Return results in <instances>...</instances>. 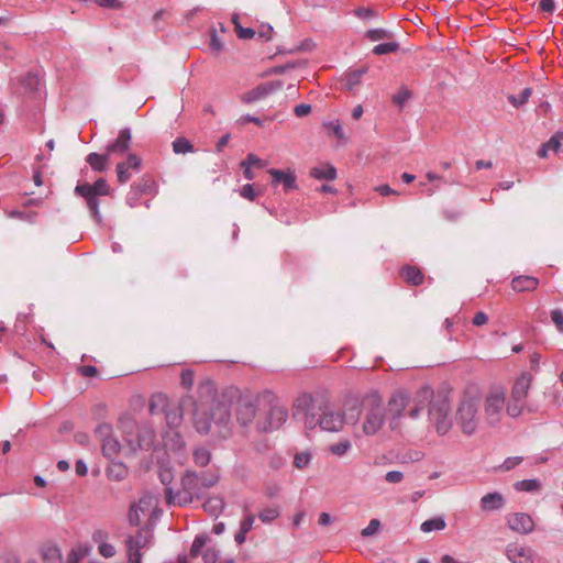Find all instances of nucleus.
<instances>
[{"mask_svg":"<svg viewBox=\"0 0 563 563\" xmlns=\"http://www.w3.org/2000/svg\"><path fill=\"white\" fill-rule=\"evenodd\" d=\"M201 554L205 563H216L219 556L214 548H208Z\"/></svg>","mask_w":563,"mask_h":563,"instance_id":"nucleus-55","label":"nucleus"},{"mask_svg":"<svg viewBox=\"0 0 563 563\" xmlns=\"http://www.w3.org/2000/svg\"><path fill=\"white\" fill-rule=\"evenodd\" d=\"M539 279L533 276L520 275L514 277L511 280V287L517 292L532 291L537 289Z\"/></svg>","mask_w":563,"mask_h":563,"instance_id":"nucleus-20","label":"nucleus"},{"mask_svg":"<svg viewBox=\"0 0 563 563\" xmlns=\"http://www.w3.org/2000/svg\"><path fill=\"white\" fill-rule=\"evenodd\" d=\"M274 35V27L269 23H258L255 26H249V40L257 38L262 42L272 41Z\"/></svg>","mask_w":563,"mask_h":563,"instance_id":"nucleus-22","label":"nucleus"},{"mask_svg":"<svg viewBox=\"0 0 563 563\" xmlns=\"http://www.w3.org/2000/svg\"><path fill=\"white\" fill-rule=\"evenodd\" d=\"M274 119H275L274 115L257 117V115L249 114V123H254L260 126H265V123H272L274 121Z\"/></svg>","mask_w":563,"mask_h":563,"instance_id":"nucleus-54","label":"nucleus"},{"mask_svg":"<svg viewBox=\"0 0 563 563\" xmlns=\"http://www.w3.org/2000/svg\"><path fill=\"white\" fill-rule=\"evenodd\" d=\"M402 478H404V474L400 471H389L385 475V479L388 483H393V484L401 482Z\"/></svg>","mask_w":563,"mask_h":563,"instance_id":"nucleus-62","label":"nucleus"},{"mask_svg":"<svg viewBox=\"0 0 563 563\" xmlns=\"http://www.w3.org/2000/svg\"><path fill=\"white\" fill-rule=\"evenodd\" d=\"M399 48H400L399 43L387 42V43H382V44L374 46L372 52L375 55H385V54H389V53H396L399 51Z\"/></svg>","mask_w":563,"mask_h":563,"instance_id":"nucleus-37","label":"nucleus"},{"mask_svg":"<svg viewBox=\"0 0 563 563\" xmlns=\"http://www.w3.org/2000/svg\"><path fill=\"white\" fill-rule=\"evenodd\" d=\"M506 501L504 496L498 493H488L484 495L481 499V507L484 511H494L501 509L505 506Z\"/></svg>","mask_w":563,"mask_h":563,"instance_id":"nucleus-21","label":"nucleus"},{"mask_svg":"<svg viewBox=\"0 0 563 563\" xmlns=\"http://www.w3.org/2000/svg\"><path fill=\"white\" fill-rule=\"evenodd\" d=\"M539 9L545 13H553L555 11L554 0H540Z\"/></svg>","mask_w":563,"mask_h":563,"instance_id":"nucleus-64","label":"nucleus"},{"mask_svg":"<svg viewBox=\"0 0 563 563\" xmlns=\"http://www.w3.org/2000/svg\"><path fill=\"white\" fill-rule=\"evenodd\" d=\"M352 448L351 441L344 439L338 443L330 445L329 450L332 454L336 456H343L347 453V451Z\"/></svg>","mask_w":563,"mask_h":563,"instance_id":"nucleus-41","label":"nucleus"},{"mask_svg":"<svg viewBox=\"0 0 563 563\" xmlns=\"http://www.w3.org/2000/svg\"><path fill=\"white\" fill-rule=\"evenodd\" d=\"M311 112V106L308 104V103H300V104H297L294 109V113L298 117V118H302L305 115H308L309 113Z\"/></svg>","mask_w":563,"mask_h":563,"instance_id":"nucleus-63","label":"nucleus"},{"mask_svg":"<svg viewBox=\"0 0 563 563\" xmlns=\"http://www.w3.org/2000/svg\"><path fill=\"white\" fill-rule=\"evenodd\" d=\"M96 435L101 442L112 437V426L109 423H101L96 428Z\"/></svg>","mask_w":563,"mask_h":563,"instance_id":"nucleus-49","label":"nucleus"},{"mask_svg":"<svg viewBox=\"0 0 563 563\" xmlns=\"http://www.w3.org/2000/svg\"><path fill=\"white\" fill-rule=\"evenodd\" d=\"M506 556L511 563H534L532 549L517 543H509L506 547Z\"/></svg>","mask_w":563,"mask_h":563,"instance_id":"nucleus-14","label":"nucleus"},{"mask_svg":"<svg viewBox=\"0 0 563 563\" xmlns=\"http://www.w3.org/2000/svg\"><path fill=\"white\" fill-rule=\"evenodd\" d=\"M282 88L283 81L280 80L263 82L258 85L256 88L249 90V103L263 99Z\"/></svg>","mask_w":563,"mask_h":563,"instance_id":"nucleus-16","label":"nucleus"},{"mask_svg":"<svg viewBox=\"0 0 563 563\" xmlns=\"http://www.w3.org/2000/svg\"><path fill=\"white\" fill-rule=\"evenodd\" d=\"M194 462L197 466L205 467L211 460V453L206 448H196L194 450Z\"/></svg>","mask_w":563,"mask_h":563,"instance_id":"nucleus-36","label":"nucleus"},{"mask_svg":"<svg viewBox=\"0 0 563 563\" xmlns=\"http://www.w3.org/2000/svg\"><path fill=\"white\" fill-rule=\"evenodd\" d=\"M98 551L103 558L107 559L114 556L117 552L115 548L107 542H101V544L98 547Z\"/></svg>","mask_w":563,"mask_h":563,"instance_id":"nucleus-53","label":"nucleus"},{"mask_svg":"<svg viewBox=\"0 0 563 563\" xmlns=\"http://www.w3.org/2000/svg\"><path fill=\"white\" fill-rule=\"evenodd\" d=\"M476 413H477V405L472 399H465L460 404V407L456 411V422L461 426L462 431L471 435L476 431Z\"/></svg>","mask_w":563,"mask_h":563,"instance_id":"nucleus-10","label":"nucleus"},{"mask_svg":"<svg viewBox=\"0 0 563 563\" xmlns=\"http://www.w3.org/2000/svg\"><path fill=\"white\" fill-rule=\"evenodd\" d=\"M310 461L311 454L309 452H299L294 456V465L299 470L307 467Z\"/></svg>","mask_w":563,"mask_h":563,"instance_id":"nucleus-45","label":"nucleus"},{"mask_svg":"<svg viewBox=\"0 0 563 563\" xmlns=\"http://www.w3.org/2000/svg\"><path fill=\"white\" fill-rule=\"evenodd\" d=\"M446 527V522L443 516L433 517L423 521L420 526V529L424 533H429L432 531H440Z\"/></svg>","mask_w":563,"mask_h":563,"instance_id":"nucleus-30","label":"nucleus"},{"mask_svg":"<svg viewBox=\"0 0 563 563\" xmlns=\"http://www.w3.org/2000/svg\"><path fill=\"white\" fill-rule=\"evenodd\" d=\"M164 412L170 429H176L181 424L185 412H191L196 431L203 435L210 432L209 415L207 411L197 408L192 396L183 397L177 405H168Z\"/></svg>","mask_w":563,"mask_h":563,"instance_id":"nucleus-5","label":"nucleus"},{"mask_svg":"<svg viewBox=\"0 0 563 563\" xmlns=\"http://www.w3.org/2000/svg\"><path fill=\"white\" fill-rule=\"evenodd\" d=\"M235 541L241 544L245 541L246 538V515L240 521V530L235 534Z\"/></svg>","mask_w":563,"mask_h":563,"instance_id":"nucleus-59","label":"nucleus"},{"mask_svg":"<svg viewBox=\"0 0 563 563\" xmlns=\"http://www.w3.org/2000/svg\"><path fill=\"white\" fill-rule=\"evenodd\" d=\"M505 405L503 393H495L487 397L485 402V411L488 416L498 415Z\"/></svg>","mask_w":563,"mask_h":563,"instance_id":"nucleus-24","label":"nucleus"},{"mask_svg":"<svg viewBox=\"0 0 563 563\" xmlns=\"http://www.w3.org/2000/svg\"><path fill=\"white\" fill-rule=\"evenodd\" d=\"M209 35H210L209 47H210L211 52L219 54L220 52H222L224 45H223L221 37L218 35L217 29L214 26H212L209 30Z\"/></svg>","mask_w":563,"mask_h":563,"instance_id":"nucleus-38","label":"nucleus"},{"mask_svg":"<svg viewBox=\"0 0 563 563\" xmlns=\"http://www.w3.org/2000/svg\"><path fill=\"white\" fill-rule=\"evenodd\" d=\"M405 280L411 286H419L423 283L424 275L421 269L413 265H405L400 272Z\"/></svg>","mask_w":563,"mask_h":563,"instance_id":"nucleus-23","label":"nucleus"},{"mask_svg":"<svg viewBox=\"0 0 563 563\" xmlns=\"http://www.w3.org/2000/svg\"><path fill=\"white\" fill-rule=\"evenodd\" d=\"M532 376L529 373H522L515 382L511 390V397L517 400H526Z\"/></svg>","mask_w":563,"mask_h":563,"instance_id":"nucleus-18","label":"nucleus"},{"mask_svg":"<svg viewBox=\"0 0 563 563\" xmlns=\"http://www.w3.org/2000/svg\"><path fill=\"white\" fill-rule=\"evenodd\" d=\"M550 150L555 154H559L563 143V130H558L552 136L545 142Z\"/></svg>","mask_w":563,"mask_h":563,"instance_id":"nucleus-40","label":"nucleus"},{"mask_svg":"<svg viewBox=\"0 0 563 563\" xmlns=\"http://www.w3.org/2000/svg\"><path fill=\"white\" fill-rule=\"evenodd\" d=\"M408 402L409 397L407 393L397 390L395 394H393L388 401V406L394 419H398L402 416Z\"/></svg>","mask_w":563,"mask_h":563,"instance_id":"nucleus-17","label":"nucleus"},{"mask_svg":"<svg viewBox=\"0 0 563 563\" xmlns=\"http://www.w3.org/2000/svg\"><path fill=\"white\" fill-rule=\"evenodd\" d=\"M75 192L85 198L91 218L98 224L101 223L102 218L99 211V196H107L110 194V187L106 179L99 178L92 185L88 183L79 184L76 186Z\"/></svg>","mask_w":563,"mask_h":563,"instance_id":"nucleus-7","label":"nucleus"},{"mask_svg":"<svg viewBox=\"0 0 563 563\" xmlns=\"http://www.w3.org/2000/svg\"><path fill=\"white\" fill-rule=\"evenodd\" d=\"M267 173L272 176V186L278 187L279 185L283 186L284 192L288 194L290 191H294L298 189L297 184V177L290 168L284 170V169H277V168H269L267 169Z\"/></svg>","mask_w":563,"mask_h":563,"instance_id":"nucleus-12","label":"nucleus"},{"mask_svg":"<svg viewBox=\"0 0 563 563\" xmlns=\"http://www.w3.org/2000/svg\"><path fill=\"white\" fill-rule=\"evenodd\" d=\"M141 158L136 154H129L125 162H120L117 165V177L120 184H125L130 180L132 174L130 169L140 170Z\"/></svg>","mask_w":563,"mask_h":563,"instance_id":"nucleus-15","label":"nucleus"},{"mask_svg":"<svg viewBox=\"0 0 563 563\" xmlns=\"http://www.w3.org/2000/svg\"><path fill=\"white\" fill-rule=\"evenodd\" d=\"M137 194H150L153 188V183L148 179H142L136 186Z\"/></svg>","mask_w":563,"mask_h":563,"instance_id":"nucleus-61","label":"nucleus"},{"mask_svg":"<svg viewBox=\"0 0 563 563\" xmlns=\"http://www.w3.org/2000/svg\"><path fill=\"white\" fill-rule=\"evenodd\" d=\"M218 481L219 474L216 471H187L181 478V490L174 493L172 488L166 487V501L168 505L179 506L190 504L194 498H202L203 490L213 487Z\"/></svg>","mask_w":563,"mask_h":563,"instance_id":"nucleus-3","label":"nucleus"},{"mask_svg":"<svg viewBox=\"0 0 563 563\" xmlns=\"http://www.w3.org/2000/svg\"><path fill=\"white\" fill-rule=\"evenodd\" d=\"M365 73L366 68L349 69L345 71L343 77L345 88L349 91L354 90L361 84V79Z\"/></svg>","mask_w":563,"mask_h":563,"instance_id":"nucleus-27","label":"nucleus"},{"mask_svg":"<svg viewBox=\"0 0 563 563\" xmlns=\"http://www.w3.org/2000/svg\"><path fill=\"white\" fill-rule=\"evenodd\" d=\"M391 36L393 33L386 29H369L365 34V37L372 42L390 38Z\"/></svg>","mask_w":563,"mask_h":563,"instance_id":"nucleus-39","label":"nucleus"},{"mask_svg":"<svg viewBox=\"0 0 563 563\" xmlns=\"http://www.w3.org/2000/svg\"><path fill=\"white\" fill-rule=\"evenodd\" d=\"M411 92L406 88L401 87L396 95L393 96V102L398 106L402 107L405 102L410 99Z\"/></svg>","mask_w":563,"mask_h":563,"instance_id":"nucleus-47","label":"nucleus"},{"mask_svg":"<svg viewBox=\"0 0 563 563\" xmlns=\"http://www.w3.org/2000/svg\"><path fill=\"white\" fill-rule=\"evenodd\" d=\"M44 563H63L60 550L55 545H46L42 549Z\"/></svg>","mask_w":563,"mask_h":563,"instance_id":"nucleus-31","label":"nucleus"},{"mask_svg":"<svg viewBox=\"0 0 563 563\" xmlns=\"http://www.w3.org/2000/svg\"><path fill=\"white\" fill-rule=\"evenodd\" d=\"M551 319L560 333H563V310L554 309L551 311Z\"/></svg>","mask_w":563,"mask_h":563,"instance_id":"nucleus-50","label":"nucleus"},{"mask_svg":"<svg viewBox=\"0 0 563 563\" xmlns=\"http://www.w3.org/2000/svg\"><path fill=\"white\" fill-rule=\"evenodd\" d=\"M232 23L234 24L236 34L240 38L246 40V27H244L240 22V15L238 13H233L231 18Z\"/></svg>","mask_w":563,"mask_h":563,"instance_id":"nucleus-52","label":"nucleus"},{"mask_svg":"<svg viewBox=\"0 0 563 563\" xmlns=\"http://www.w3.org/2000/svg\"><path fill=\"white\" fill-rule=\"evenodd\" d=\"M107 476L111 481H122L128 475L126 466L121 462H112L106 470Z\"/></svg>","mask_w":563,"mask_h":563,"instance_id":"nucleus-28","label":"nucleus"},{"mask_svg":"<svg viewBox=\"0 0 563 563\" xmlns=\"http://www.w3.org/2000/svg\"><path fill=\"white\" fill-rule=\"evenodd\" d=\"M514 487L517 492L533 493V492H537L540 489L541 484L536 478H528V479H522V481L516 482Z\"/></svg>","mask_w":563,"mask_h":563,"instance_id":"nucleus-33","label":"nucleus"},{"mask_svg":"<svg viewBox=\"0 0 563 563\" xmlns=\"http://www.w3.org/2000/svg\"><path fill=\"white\" fill-rule=\"evenodd\" d=\"M507 527L519 534H530L536 529L532 517L527 512H512L506 516Z\"/></svg>","mask_w":563,"mask_h":563,"instance_id":"nucleus-11","label":"nucleus"},{"mask_svg":"<svg viewBox=\"0 0 563 563\" xmlns=\"http://www.w3.org/2000/svg\"><path fill=\"white\" fill-rule=\"evenodd\" d=\"M522 461V457L521 456H511V457H507L503 465L500 466L504 471H510L512 468H515L518 464H520Z\"/></svg>","mask_w":563,"mask_h":563,"instance_id":"nucleus-57","label":"nucleus"},{"mask_svg":"<svg viewBox=\"0 0 563 563\" xmlns=\"http://www.w3.org/2000/svg\"><path fill=\"white\" fill-rule=\"evenodd\" d=\"M525 401L526 400H517L511 397L507 405V413L512 418L519 417L522 412Z\"/></svg>","mask_w":563,"mask_h":563,"instance_id":"nucleus-44","label":"nucleus"},{"mask_svg":"<svg viewBox=\"0 0 563 563\" xmlns=\"http://www.w3.org/2000/svg\"><path fill=\"white\" fill-rule=\"evenodd\" d=\"M354 14L360 19H368L374 18L376 15V12L372 8L360 7L354 10Z\"/></svg>","mask_w":563,"mask_h":563,"instance_id":"nucleus-58","label":"nucleus"},{"mask_svg":"<svg viewBox=\"0 0 563 563\" xmlns=\"http://www.w3.org/2000/svg\"><path fill=\"white\" fill-rule=\"evenodd\" d=\"M109 157L110 155L107 151L104 154L90 153L87 155L86 162L95 172L101 173L107 169Z\"/></svg>","mask_w":563,"mask_h":563,"instance_id":"nucleus-25","label":"nucleus"},{"mask_svg":"<svg viewBox=\"0 0 563 563\" xmlns=\"http://www.w3.org/2000/svg\"><path fill=\"white\" fill-rule=\"evenodd\" d=\"M131 140V130L129 128H124L119 131L117 139L107 145L106 151L110 156L124 155L130 150Z\"/></svg>","mask_w":563,"mask_h":563,"instance_id":"nucleus-13","label":"nucleus"},{"mask_svg":"<svg viewBox=\"0 0 563 563\" xmlns=\"http://www.w3.org/2000/svg\"><path fill=\"white\" fill-rule=\"evenodd\" d=\"M153 501H154V497L151 495H146V496H143L142 498H140L139 503L135 505L139 506L142 514H145V511H147L150 509V507H152Z\"/></svg>","mask_w":563,"mask_h":563,"instance_id":"nucleus-56","label":"nucleus"},{"mask_svg":"<svg viewBox=\"0 0 563 563\" xmlns=\"http://www.w3.org/2000/svg\"><path fill=\"white\" fill-rule=\"evenodd\" d=\"M313 398L309 394H303L294 402L295 415L302 412L306 417V427L314 428L317 424L324 431L339 432L344 426V413L341 410H332L329 405L319 407V412L311 411Z\"/></svg>","mask_w":563,"mask_h":563,"instance_id":"nucleus-4","label":"nucleus"},{"mask_svg":"<svg viewBox=\"0 0 563 563\" xmlns=\"http://www.w3.org/2000/svg\"><path fill=\"white\" fill-rule=\"evenodd\" d=\"M267 165V161L258 158L256 155L249 153V180L254 178L252 173V168L258 167L263 168Z\"/></svg>","mask_w":563,"mask_h":563,"instance_id":"nucleus-46","label":"nucleus"},{"mask_svg":"<svg viewBox=\"0 0 563 563\" xmlns=\"http://www.w3.org/2000/svg\"><path fill=\"white\" fill-rule=\"evenodd\" d=\"M238 397V390L233 387L228 388L218 397L217 388L213 382L205 380L198 386V399L196 406L202 411H207L210 419V426L214 423L219 428L218 435L225 438L229 434V423L231 418V406Z\"/></svg>","mask_w":563,"mask_h":563,"instance_id":"nucleus-1","label":"nucleus"},{"mask_svg":"<svg viewBox=\"0 0 563 563\" xmlns=\"http://www.w3.org/2000/svg\"><path fill=\"white\" fill-rule=\"evenodd\" d=\"M121 450L120 442L111 437L102 442V453L108 459H113Z\"/></svg>","mask_w":563,"mask_h":563,"instance_id":"nucleus-32","label":"nucleus"},{"mask_svg":"<svg viewBox=\"0 0 563 563\" xmlns=\"http://www.w3.org/2000/svg\"><path fill=\"white\" fill-rule=\"evenodd\" d=\"M450 410V400L445 396H438L430 402L429 417L439 434H445L452 426Z\"/></svg>","mask_w":563,"mask_h":563,"instance_id":"nucleus-9","label":"nucleus"},{"mask_svg":"<svg viewBox=\"0 0 563 563\" xmlns=\"http://www.w3.org/2000/svg\"><path fill=\"white\" fill-rule=\"evenodd\" d=\"M380 521L376 518L372 519L369 521V523L367 525V527H365L362 531H361V536L364 537V538H368V537H372L374 536L375 533L378 532V530L380 529Z\"/></svg>","mask_w":563,"mask_h":563,"instance_id":"nucleus-48","label":"nucleus"},{"mask_svg":"<svg viewBox=\"0 0 563 563\" xmlns=\"http://www.w3.org/2000/svg\"><path fill=\"white\" fill-rule=\"evenodd\" d=\"M363 432L374 435L385 423L386 409L382 397L377 393H371L363 397Z\"/></svg>","mask_w":563,"mask_h":563,"instance_id":"nucleus-6","label":"nucleus"},{"mask_svg":"<svg viewBox=\"0 0 563 563\" xmlns=\"http://www.w3.org/2000/svg\"><path fill=\"white\" fill-rule=\"evenodd\" d=\"M172 145L175 154H187L195 151L191 142L184 136L174 140Z\"/></svg>","mask_w":563,"mask_h":563,"instance_id":"nucleus-34","label":"nucleus"},{"mask_svg":"<svg viewBox=\"0 0 563 563\" xmlns=\"http://www.w3.org/2000/svg\"><path fill=\"white\" fill-rule=\"evenodd\" d=\"M141 510L139 506L132 505L129 510V521L132 526H139L141 523Z\"/></svg>","mask_w":563,"mask_h":563,"instance_id":"nucleus-51","label":"nucleus"},{"mask_svg":"<svg viewBox=\"0 0 563 563\" xmlns=\"http://www.w3.org/2000/svg\"><path fill=\"white\" fill-rule=\"evenodd\" d=\"M309 175L314 179H325L333 180L336 178V169L334 166L327 164L324 166H316L312 167L309 172Z\"/></svg>","mask_w":563,"mask_h":563,"instance_id":"nucleus-26","label":"nucleus"},{"mask_svg":"<svg viewBox=\"0 0 563 563\" xmlns=\"http://www.w3.org/2000/svg\"><path fill=\"white\" fill-rule=\"evenodd\" d=\"M183 387L190 389L194 385V373L190 369L183 371L181 373Z\"/></svg>","mask_w":563,"mask_h":563,"instance_id":"nucleus-60","label":"nucleus"},{"mask_svg":"<svg viewBox=\"0 0 563 563\" xmlns=\"http://www.w3.org/2000/svg\"><path fill=\"white\" fill-rule=\"evenodd\" d=\"M532 95V88L530 87H527L525 88L519 96H515V95H509L508 96V101L510 102L511 106H514L515 108H521L522 106H525L529 98L531 97Z\"/></svg>","mask_w":563,"mask_h":563,"instance_id":"nucleus-35","label":"nucleus"},{"mask_svg":"<svg viewBox=\"0 0 563 563\" xmlns=\"http://www.w3.org/2000/svg\"><path fill=\"white\" fill-rule=\"evenodd\" d=\"M279 515L280 512L277 507H267L260 512L258 518L262 522L269 523L277 519Z\"/></svg>","mask_w":563,"mask_h":563,"instance_id":"nucleus-43","label":"nucleus"},{"mask_svg":"<svg viewBox=\"0 0 563 563\" xmlns=\"http://www.w3.org/2000/svg\"><path fill=\"white\" fill-rule=\"evenodd\" d=\"M253 415L263 412L264 418L256 422V430L260 433H267L278 430L288 419V410L279 404L277 396L268 389L260 393L254 401H249V411Z\"/></svg>","mask_w":563,"mask_h":563,"instance_id":"nucleus-2","label":"nucleus"},{"mask_svg":"<svg viewBox=\"0 0 563 563\" xmlns=\"http://www.w3.org/2000/svg\"><path fill=\"white\" fill-rule=\"evenodd\" d=\"M208 539V536L205 534L196 536L190 549V555L192 558H197L200 553H202L201 551L206 545Z\"/></svg>","mask_w":563,"mask_h":563,"instance_id":"nucleus-42","label":"nucleus"},{"mask_svg":"<svg viewBox=\"0 0 563 563\" xmlns=\"http://www.w3.org/2000/svg\"><path fill=\"white\" fill-rule=\"evenodd\" d=\"M153 531L150 528H141L134 536H128L125 540L129 563H142V550H147L153 544Z\"/></svg>","mask_w":563,"mask_h":563,"instance_id":"nucleus-8","label":"nucleus"},{"mask_svg":"<svg viewBox=\"0 0 563 563\" xmlns=\"http://www.w3.org/2000/svg\"><path fill=\"white\" fill-rule=\"evenodd\" d=\"M224 507V503L222 498L218 496L209 497L203 504L202 508L212 517H218Z\"/></svg>","mask_w":563,"mask_h":563,"instance_id":"nucleus-29","label":"nucleus"},{"mask_svg":"<svg viewBox=\"0 0 563 563\" xmlns=\"http://www.w3.org/2000/svg\"><path fill=\"white\" fill-rule=\"evenodd\" d=\"M342 412L344 413V420L346 419L349 422L353 424L357 423L362 419L364 413L363 398L361 400H347L345 402V411Z\"/></svg>","mask_w":563,"mask_h":563,"instance_id":"nucleus-19","label":"nucleus"}]
</instances>
